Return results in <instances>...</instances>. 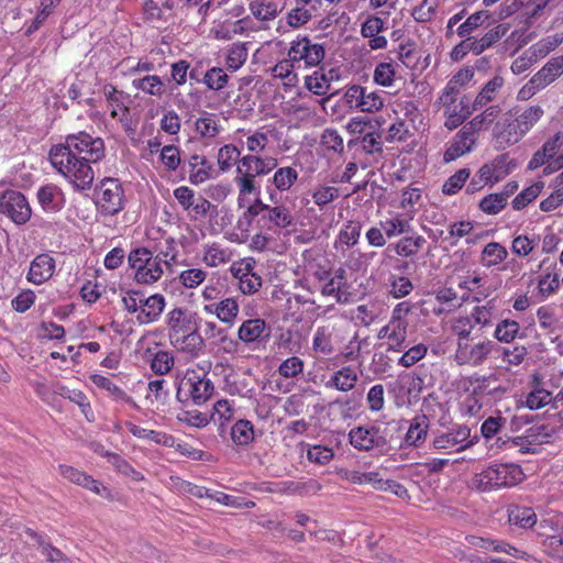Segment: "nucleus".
<instances>
[{
	"label": "nucleus",
	"mask_w": 563,
	"mask_h": 563,
	"mask_svg": "<svg viewBox=\"0 0 563 563\" xmlns=\"http://www.w3.org/2000/svg\"><path fill=\"white\" fill-rule=\"evenodd\" d=\"M104 156L103 139L86 131L66 135L63 143L52 145L48 151L52 167L77 191L91 188L95 179L92 165Z\"/></svg>",
	"instance_id": "f257e3e1"
},
{
	"label": "nucleus",
	"mask_w": 563,
	"mask_h": 563,
	"mask_svg": "<svg viewBox=\"0 0 563 563\" xmlns=\"http://www.w3.org/2000/svg\"><path fill=\"white\" fill-rule=\"evenodd\" d=\"M358 331L345 313L330 317L319 325L313 334L312 350L318 355L329 356L339 351L345 361H356L361 356Z\"/></svg>",
	"instance_id": "f03ea898"
},
{
	"label": "nucleus",
	"mask_w": 563,
	"mask_h": 563,
	"mask_svg": "<svg viewBox=\"0 0 563 563\" xmlns=\"http://www.w3.org/2000/svg\"><path fill=\"white\" fill-rule=\"evenodd\" d=\"M165 325L169 344L190 360L199 357L205 351V340L199 333V317L187 307H174L165 316Z\"/></svg>",
	"instance_id": "7ed1b4c3"
},
{
	"label": "nucleus",
	"mask_w": 563,
	"mask_h": 563,
	"mask_svg": "<svg viewBox=\"0 0 563 563\" xmlns=\"http://www.w3.org/2000/svg\"><path fill=\"white\" fill-rule=\"evenodd\" d=\"M216 386L208 373L200 372L197 368H187L180 377L176 398L184 405L203 406L214 395Z\"/></svg>",
	"instance_id": "20e7f679"
},
{
	"label": "nucleus",
	"mask_w": 563,
	"mask_h": 563,
	"mask_svg": "<svg viewBox=\"0 0 563 563\" xmlns=\"http://www.w3.org/2000/svg\"><path fill=\"white\" fill-rule=\"evenodd\" d=\"M526 475L516 463H495L473 477V485L481 492L510 488L519 485Z\"/></svg>",
	"instance_id": "39448f33"
},
{
	"label": "nucleus",
	"mask_w": 563,
	"mask_h": 563,
	"mask_svg": "<svg viewBox=\"0 0 563 563\" xmlns=\"http://www.w3.org/2000/svg\"><path fill=\"white\" fill-rule=\"evenodd\" d=\"M128 264L133 273V279L139 285L150 286L157 283L164 275L165 266L161 257L145 246H139L128 254Z\"/></svg>",
	"instance_id": "423d86ee"
},
{
	"label": "nucleus",
	"mask_w": 563,
	"mask_h": 563,
	"mask_svg": "<svg viewBox=\"0 0 563 563\" xmlns=\"http://www.w3.org/2000/svg\"><path fill=\"white\" fill-rule=\"evenodd\" d=\"M96 207L102 217H113L125 207V195L118 178H103L96 189Z\"/></svg>",
	"instance_id": "0eeeda50"
},
{
	"label": "nucleus",
	"mask_w": 563,
	"mask_h": 563,
	"mask_svg": "<svg viewBox=\"0 0 563 563\" xmlns=\"http://www.w3.org/2000/svg\"><path fill=\"white\" fill-rule=\"evenodd\" d=\"M498 345L487 338L456 343L454 361L460 366L481 367L486 364Z\"/></svg>",
	"instance_id": "6e6552de"
},
{
	"label": "nucleus",
	"mask_w": 563,
	"mask_h": 563,
	"mask_svg": "<svg viewBox=\"0 0 563 563\" xmlns=\"http://www.w3.org/2000/svg\"><path fill=\"white\" fill-rule=\"evenodd\" d=\"M287 56L292 58L298 69H308L319 67L325 57V49L310 37L298 35L290 42Z\"/></svg>",
	"instance_id": "1a4fd4ad"
},
{
	"label": "nucleus",
	"mask_w": 563,
	"mask_h": 563,
	"mask_svg": "<svg viewBox=\"0 0 563 563\" xmlns=\"http://www.w3.org/2000/svg\"><path fill=\"white\" fill-rule=\"evenodd\" d=\"M516 166L508 153L499 154L478 169L468 187L475 190L478 183L493 186L505 179Z\"/></svg>",
	"instance_id": "9d476101"
},
{
	"label": "nucleus",
	"mask_w": 563,
	"mask_h": 563,
	"mask_svg": "<svg viewBox=\"0 0 563 563\" xmlns=\"http://www.w3.org/2000/svg\"><path fill=\"white\" fill-rule=\"evenodd\" d=\"M473 445L471 429L465 424L455 426L434 435L431 446L445 454L460 453Z\"/></svg>",
	"instance_id": "9b49d317"
},
{
	"label": "nucleus",
	"mask_w": 563,
	"mask_h": 563,
	"mask_svg": "<svg viewBox=\"0 0 563 563\" xmlns=\"http://www.w3.org/2000/svg\"><path fill=\"white\" fill-rule=\"evenodd\" d=\"M0 213L7 216L16 225H22L31 219L32 209L22 192L9 189L0 196Z\"/></svg>",
	"instance_id": "f8f14e48"
},
{
	"label": "nucleus",
	"mask_w": 563,
	"mask_h": 563,
	"mask_svg": "<svg viewBox=\"0 0 563 563\" xmlns=\"http://www.w3.org/2000/svg\"><path fill=\"white\" fill-rule=\"evenodd\" d=\"M510 30V24L499 23L489 29L482 36H468L455 46L453 53L462 51L463 53H472L474 55H481L488 48L497 44Z\"/></svg>",
	"instance_id": "ddd939ff"
},
{
	"label": "nucleus",
	"mask_w": 563,
	"mask_h": 563,
	"mask_svg": "<svg viewBox=\"0 0 563 563\" xmlns=\"http://www.w3.org/2000/svg\"><path fill=\"white\" fill-rule=\"evenodd\" d=\"M255 264L253 257H244L232 262L230 266V273L239 280V289L243 295H254L262 287V277L255 272Z\"/></svg>",
	"instance_id": "4468645a"
},
{
	"label": "nucleus",
	"mask_w": 563,
	"mask_h": 563,
	"mask_svg": "<svg viewBox=\"0 0 563 563\" xmlns=\"http://www.w3.org/2000/svg\"><path fill=\"white\" fill-rule=\"evenodd\" d=\"M299 179V172L292 166L276 167L272 177L267 179L266 190L273 203L279 202V195L290 192Z\"/></svg>",
	"instance_id": "2eb2a0df"
},
{
	"label": "nucleus",
	"mask_w": 563,
	"mask_h": 563,
	"mask_svg": "<svg viewBox=\"0 0 563 563\" xmlns=\"http://www.w3.org/2000/svg\"><path fill=\"white\" fill-rule=\"evenodd\" d=\"M58 471L68 482L81 486L96 495L112 499L111 490L86 472L67 464H59Z\"/></svg>",
	"instance_id": "dca6fc26"
},
{
	"label": "nucleus",
	"mask_w": 563,
	"mask_h": 563,
	"mask_svg": "<svg viewBox=\"0 0 563 563\" xmlns=\"http://www.w3.org/2000/svg\"><path fill=\"white\" fill-rule=\"evenodd\" d=\"M233 181L238 189V203L240 207L251 203L253 200L257 202L261 195V186L253 173H250L239 164Z\"/></svg>",
	"instance_id": "f3484780"
},
{
	"label": "nucleus",
	"mask_w": 563,
	"mask_h": 563,
	"mask_svg": "<svg viewBox=\"0 0 563 563\" xmlns=\"http://www.w3.org/2000/svg\"><path fill=\"white\" fill-rule=\"evenodd\" d=\"M408 325L389 320L378 330L377 338L384 342L387 351L400 353L407 347Z\"/></svg>",
	"instance_id": "a211bd4d"
},
{
	"label": "nucleus",
	"mask_w": 563,
	"mask_h": 563,
	"mask_svg": "<svg viewBox=\"0 0 563 563\" xmlns=\"http://www.w3.org/2000/svg\"><path fill=\"white\" fill-rule=\"evenodd\" d=\"M477 140L478 136L464 124L449 143L443 155L444 162H453L470 153L474 148Z\"/></svg>",
	"instance_id": "6ab92c4d"
},
{
	"label": "nucleus",
	"mask_w": 563,
	"mask_h": 563,
	"mask_svg": "<svg viewBox=\"0 0 563 563\" xmlns=\"http://www.w3.org/2000/svg\"><path fill=\"white\" fill-rule=\"evenodd\" d=\"M103 95L107 101V108L110 111L111 119L125 125L129 122L130 108L126 106L125 100L128 95L117 89L115 86L107 84L103 86Z\"/></svg>",
	"instance_id": "aec40b11"
},
{
	"label": "nucleus",
	"mask_w": 563,
	"mask_h": 563,
	"mask_svg": "<svg viewBox=\"0 0 563 563\" xmlns=\"http://www.w3.org/2000/svg\"><path fill=\"white\" fill-rule=\"evenodd\" d=\"M350 443L358 451H369L385 444L380 429L375 426L355 427L349 432Z\"/></svg>",
	"instance_id": "412c9836"
},
{
	"label": "nucleus",
	"mask_w": 563,
	"mask_h": 563,
	"mask_svg": "<svg viewBox=\"0 0 563 563\" xmlns=\"http://www.w3.org/2000/svg\"><path fill=\"white\" fill-rule=\"evenodd\" d=\"M497 382L498 377L494 373L488 375L474 374L468 377L472 394L477 397L489 396L493 399L501 398L507 393L508 388L500 384H496Z\"/></svg>",
	"instance_id": "4be33fe9"
},
{
	"label": "nucleus",
	"mask_w": 563,
	"mask_h": 563,
	"mask_svg": "<svg viewBox=\"0 0 563 563\" xmlns=\"http://www.w3.org/2000/svg\"><path fill=\"white\" fill-rule=\"evenodd\" d=\"M269 336V328L262 318L244 320L238 329V339L246 346L257 345Z\"/></svg>",
	"instance_id": "5701e85b"
},
{
	"label": "nucleus",
	"mask_w": 563,
	"mask_h": 563,
	"mask_svg": "<svg viewBox=\"0 0 563 563\" xmlns=\"http://www.w3.org/2000/svg\"><path fill=\"white\" fill-rule=\"evenodd\" d=\"M320 294L324 297H332L340 305L350 301L351 292L347 291L346 271L343 267L336 268L331 276L323 280Z\"/></svg>",
	"instance_id": "b1692460"
},
{
	"label": "nucleus",
	"mask_w": 563,
	"mask_h": 563,
	"mask_svg": "<svg viewBox=\"0 0 563 563\" xmlns=\"http://www.w3.org/2000/svg\"><path fill=\"white\" fill-rule=\"evenodd\" d=\"M56 269V261L48 253L36 255L26 273V280L33 285L40 286L48 282Z\"/></svg>",
	"instance_id": "393cba45"
},
{
	"label": "nucleus",
	"mask_w": 563,
	"mask_h": 563,
	"mask_svg": "<svg viewBox=\"0 0 563 563\" xmlns=\"http://www.w3.org/2000/svg\"><path fill=\"white\" fill-rule=\"evenodd\" d=\"M184 170L188 174V180L192 185H201L212 178L213 166L205 155L192 154L183 165Z\"/></svg>",
	"instance_id": "a878e982"
},
{
	"label": "nucleus",
	"mask_w": 563,
	"mask_h": 563,
	"mask_svg": "<svg viewBox=\"0 0 563 563\" xmlns=\"http://www.w3.org/2000/svg\"><path fill=\"white\" fill-rule=\"evenodd\" d=\"M114 377V375L93 373L89 379L97 388L106 391L113 401L136 407L133 397L113 380Z\"/></svg>",
	"instance_id": "bb28decb"
},
{
	"label": "nucleus",
	"mask_w": 563,
	"mask_h": 563,
	"mask_svg": "<svg viewBox=\"0 0 563 563\" xmlns=\"http://www.w3.org/2000/svg\"><path fill=\"white\" fill-rule=\"evenodd\" d=\"M234 252L231 247L220 242L213 241L202 245L201 261L210 268L227 265L233 261Z\"/></svg>",
	"instance_id": "cd10ccee"
},
{
	"label": "nucleus",
	"mask_w": 563,
	"mask_h": 563,
	"mask_svg": "<svg viewBox=\"0 0 563 563\" xmlns=\"http://www.w3.org/2000/svg\"><path fill=\"white\" fill-rule=\"evenodd\" d=\"M202 310L207 314L216 316L222 323L232 327L239 316L240 306L234 297H227L218 302L205 303Z\"/></svg>",
	"instance_id": "c85d7f7f"
},
{
	"label": "nucleus",
	"mask_w": 563,
	"mask_h": 563,
	"mask_svg": "<svg viewBox=\"0 0 563 563\" xmlns=\"http://www.w3.org/2000/svg\"><path fill=\"white\" fill-rule=\"evenodd\" d=\"M166 307V299L162 294H153L143 297L140 311L136 316L139 324H151L157 322Z\"/></svg>",
	"instance_id": "c756f323"
},
{
	"label": "nucleus",
	"mask_w": 563,
	"mask_h": 563,
	"mask_svg": "<svg viewBox=\"0 0 563 563\" xmlns=\"http://www.w3.org/2000/svg\"><path fill=\"white\" fill-rule=\"evenodd\" d=\"M260 211L263 212L262 219L267 221L271 227L277 229H287L294 224V217L288 207L284 205L269 206L257 199Z\"/></svg>",
	"instance_id": "7c9ffc66"
},
{
	"label": "nucleus",
	"mask_w": 563,
	"mask_h": 563,
	"mask_svg": "<svg viewBox=\"0 0 563 563\" xmlns=\"http://www.w3.org/2000/svg\"><path fill=\"white\" fill-rule=\"evenodd\" d=\"M474 111L470 99L462 97L459 103L443 109L444 126L450 131L459 128Z\"/></svg>",
	"instance_id": "2f4dec72"
},
{
	"label": "nucleus",
	"mask_w": 563,
	"mask_h": 563,
	"mask_svg": "<svg viewBox=\"0 0 563 563\" xmlns=\"http://www.w3.org/2000/svg\"><path fill=\"white\" fill-rule=\"evenodd\" d=\"M384 30V21L376 15H369L361 25V34L368 38L371 49H383L387 46V38L379 33Z\"/></svg>",
	"instance_id": "473e14b6"
},
{
	"label": "nucleus",
	"mask_w": 563,
	"mask_h": 563,
	"mask_svg": "<svg viewBox=\"0 0 563 563\" xmlns=\"http://www.w3.org/2000/svg\"><path fill=\"white\" fill-rule=\"evenodd\" d=\"M36 198L46 212H57L64 207V192L55 184H46L37 189Z\"/></svg>",
	"instance_id": "72a5a7b5"
},
{
	"label": "nucleus",
	"mask_w": 563,
	"mask_h": 563,
	"mask_svg": "<svg viewBox=\"0 0 563 563\" xmlns=\"http://www.w3.org/2000/svg\"><path fill=\"white\" fill-rule=\"evenodd\" d=\"M239 164L258 177L266 176L275 170L278 166V159L273 156H263V154L243 155Z\"/></svg>",
	"instance_id": "f704fd0d"
},
{
	"label": "nucleus",
	"mask_w": 563,
	"mask_h": 563,
	"mask_svg": "<svg viewBox=\"0 0 563 563\" xmlns=\"http://www.w3.org/2000/svg\"><path fill=\"white\" fill-rule=\"evenodd\" d=\"M412 214L393 212L389 218L379 221V225L387 239H394L411 231Z\"/></svg>",
	"instance_id": "c9c22d12"
},
{
	"label": "nucleus",
	"mask_w": 563,
	"mask_h": 563,
	"mask_svg": "<svg viewBox=\"0 0 563 563\" xmlns=\"http://www.w3.org/2000/svg\"><path fill=\"white\" fill-rule=\"evenodd\" d=\"M274 130L268 126H261L256 130H249L245 133L246 155L264 154L271 144V136Z\"/></svg>",
	"instance_id": "e433bc0d"
},
{
	"label": "nucleus",
	"mask_w": 563,
	"mask_h": 563,
	"mask_svg": "<svg viewBox=\"0 0 563 563\" xmlns=\"http://www.w3.org/2000/svg\"><path fill=\"white\" fill-rule=\"evenodd\" d=\"M399 65L391 57H385L384 60L376 64L373 73V80L382 87H391L400 78L398 71Z\"/></svg>",
	"instance_id": "4c0bfd02"
},
{
	"label": "nucleus",
	"mask_w": 563,
	"mask_h": 563,
	"mask_svg": "<svg viewBox=\"0 0 563 563\" xmlns=\"http://www.w3.org/2000/svg\"><path fill=\"white\" fill-rule=\"evenodd\" d=\"M426 244V238L415 232L411 235L400 238L397 242L391 243L389 247L400 257L412 258L420 253Z\"/></svg>",
	"instance_id": "58836bf2"
},
{
	"label": "nucleus",
	"mask_w": 563,
	"mask_h": 563,
	"mask_svg": "<svg viewBox=\"0 0 563 563\" xmlns=\"http://www.w3.org/2000/svg\"><path fill=\"white\" fill-rule=\"evenodd\" d=\"M222 131L218 114L202 111L195 121V132L206 141L214 140Z\"/></svg>",
	"instance_id": "ea45409f"
},
{
	"label": "nucleus",
	"mask_w": 563,
	"mask_h": 563,
	"mask_svg": "<svg viewBox=\"0 0 563 563\" xmlns=\"http://www.w3.org/2000/svg\"><path fill=\"white\" fill-rule=\"evenodd\" d=\"M523 136V133L517 129L514 121L503 124L498 123L494 130V139L498 150H506L507 147H510L522 140Z\"/></svg>",
	"instance_id": "a19ab883"
},
{
	"label": "nucleus",
	"mask_w": 563,
	"mask_h": 563,
	"mask_svg": "<svg viewBox=\"0 0 563 563\" xmlns=\"http://www.w3.org/2000/svg\"><path fill=\"white\" fill-rule=\"evenodd\" d=\"M493 336L499 343L510 344L516 339L525 338V334L517 320L504 318L496 323Z\"/></svg>",
	"instance_id": "79ce46f5"
},
{
	"label": "nucleus",
	"mask_w": 563,
	"mask_h": 563,
	"mask_svg": "<svg viewBox=\"0 0 563 563\" xmlns=\"http://www.w3.org/2000/svg\"><path fill=\"white\" fill-rule=\"evenodd\" d=\"M358 380V375L352 366H343L333 373L325 386L328 388H334L339 391H350L354 389Z\"/></svg>",
	"instance_id": "37998d69"
},
{
	"label": "nucleus",
	"mask_w": 563,
	"mask_h": 563,
	"mask_svg": "<svg viewBox=\"0 0 563 563\" xmlns=\"http://www.w3.org/2000/svg\"><path fill=\"white\" fill-rule=\"evenodd\" d=\"M563 75V55L550 58L533 77L544 89Z\"/></svg>",
	"instance_id": "c03bdc74"
},
{
	"label": "nucleus",
	"mask_w": 563,
	"mask_h": 563,
	"mask_svg": "<svg viewBox=\"0 0 563 563\" xmlns=\"http://www.w3.org/2000/svg\"><path fill=\"white\" fill-rule=\"evenodd\" d=\"M249 7L252 15L261 22H271L283 11L277 0H253Z\"/></svg>",
	"instance_id": "a18cd8bd"
},
{
	"label": "nucleus",
	"mask_w": 563,
	"mask_h": 563,
	"mask_svg": "<svg viewBox=\"0 0 563 563\" xmlns=\"http://www.w3.org/2000/svg\"><path fill=\"white\" fill-rule=\"evenodd\" d=\"M297 69L298 67L292 62V58L287 56L272 67L271 75L276 79L283 80L284 86L291 88L296 87L299 82Z\"/></svg>",
	"instance_id": "49530a36"
},
{
	"label": "nucleus",
	"mask_w": 563,
	"mask_h": 563,
	"mask_svg": "<svg viewBox=\"0 0 563 563\" xmlns=\"http://www.w3.org/2000/svg\"><path fill=\"white\" fill-rule=\"evenodd\" d=\"M429 431V419L426 415L416 416L411 419L405 441L410 446H420L427 439Z\"/></svg>",
	"instance_id": "de8ad7c7"
},
{
	"label": "nucleus",
	"mask_w": 563,
	"mask_h": 563,
	"mask_svg": "<svg viewBox=\"0 0 563 563\" xmlns=\"http://www.w3.org/2000/svg\"><path fill=\"white\" fill-rule=\"evenodd\" d=\"M133 88L145 95L162 99L166 95V85L158 75H145L133 79Z\"/></svg>",
	"instance_id": "09e8293b"
},
{
	"label": "nucleus",
	"mask_w": 563,
	"mask_h": 563,
	"mask_svg": "<svg viewBox=\"0 0 563 563\" xmlns=\"http://www.w3.org/2000/svg\"><path fill=\"white\" fill-rule=\"evenodd\" d=\"M508 521L519 529H531L537 523V515L531 507L511 505L508 508Z\"/></svg>",
	"instance_id": "8fccbe9b"
},
{
	"label": "nucleus",
	"mask_w": 563,
	"mask_h": 563,
	"mask_svg": "<svg viewBox=\"0 0 563 563\" xmlns=\"http://www.w3.org/2000/svg\"><path fill=\"white\" fill-rule=\"evenodd\" d=\"M504 84L505 80L500 76H495L488 80L472 102L473 109L477 111L494 101Z\"/></svg>",
	"instance_id": "3c124183"
},
{
	"label": "nucleus",
	"mask_w": 563,
	"mask_h": 563,
	"mask_svg": "<svg viewBox=\"0 0 563 563\" xmlns=\"http://www.w3.org/2000/svg\"><path fill=\"white\" fill-rule=\"evenodd\" d=\"M496 351H500V358L506 371L520 366L529 354L528 347L522 344L498 346Z\"/></svg>",
	"instance_id": "603ef678"
},
{
	"label": "nucleus",
	"mask_w": 563,
	"mask_h": 563,
	"mask_svg": "<svg viewBox=\"0 0 563 563\" xmlns=\"http://www.w3.org/2000/svg\"><path fill=\"white\" fill-rule=\"evenodd\" d=\"M339 197L340 189L335 186L319 184L311 189L312 201L320 211H325Z\"/></svg>",
	"instance_id": "864d4df0"
},
{
	"label": "nucleus",
	"mask_w": 563,
	"mask_h": 563,
	"mask_svg": "<svg viewBox=\"0 0 563 563\" xmlns=\"http://www.w3.org/2000/svg\"><path fill=\"white\" fill-rule=\"evenodd\" d=\"M249 49L246 43L236 42L231 44L225 54V68L234 73L239 70L247 60Z\"/></svg>",
	"instance_id": "5fc2aeb1"
},
{
	"label": "nucleus",
	"mask_w": 563,
	"mask_h": 563,
	"mask_svg": "<svg viewBox=\"0 0 563 563\" xmlns=\"http://www.w3.org/2000/svg\"><path fill=\"white\" fill-rule=\"evenodd\" d=\"M422 199V189L410 184L400 190V200L398 207L402 209V213L412 214V219L416 216V206L420 203Z\"/></svg>",
	"instance_id": "6e6d98bb"
},
{
	"label": "nucleus",
	"mask_w": 563,
	"mask_h": 563,
	"mask_svg": "<svg viewBox=\"0 0 563 563\" xmlns=\"http://www.w3.org/2000/svg\"><path fill=\"white\" fill-rule=\"evenodd\" d=\"M384 97L383 93L375 90H368L366 87H362L360 89V100L358 106L360 111L364 113H375L383 109L384 107Z\"/></svg>",
	"instance_id": "4d7b16f0"
},
{
	"label": "nucleus",
	"mask_w": 563,
	"mask_h": 563,
	"mask_svg": "<svg viewBox=\"0 0 563 563\" xmlns=\"http://www.w3.org/2000/svg\"><path fill=\"white\" fill-rule=\"evenodd\" d=\"M563 43V32L555 33L551 35H547L540 38L538 42L532 44L529 49L530 53L538 60L548 56L551 52H553L556 47H559Z\"/></svg>",
	"instance_id": "13d9d810"
},
{
	"label": "nucleus",
	"mask_w": 563,
	"mask_h": 563,
	"mask_svg": "<svg viewBox=\"0 0 563 563\" xmlns=\"http://www.w3.org/2000/svg\"><path fill=\"white\" fill-rule=\"evenodd\" d=\"M544 110L540 106H530L518 114L512 121L516 123L517 129L526 135L537 122L541 120Z\"/></svg>",
	"instance_id": "bf43d9fd"
},
{
	"label": "nucleus",
	"mask_w": 563,
	"mask_h": 563,
	"mask_svg": "<svg viewBox=\"0 0 563 563\" xmlns=\"http://www.w3.org/2000/svg\"><path fill=\"white\" fill-rule=\"evenodd\" d=\"M60 2L62 0H40L37 12L27 25L25 34L31 35L37 31L46 22L48 16L55 12V9Z\"/></svg>",
	"instance_id": "052dcab7"
},
{
	"label": "nucleus",
	"mask_w": 563,
	"mask_h": 563,
	"mask_svg": "<svg viewBox=\"0 0 563 563\" xmlns=\"http://www.w3.org/2000/svg\"><path fill=\"white\" fill-rule=\"evenodd\" d=\"M499 112V106L486 107L482 113L475 115L465 125L478 136L482 130H486L493 124Z\"/></svg>",
	"instance_id": "680f3d73"
},
{
	"label": "nucleus",
	"mask_w": 563,
	"mask_h": 563,
	"mask_svg": "<svg viewBox=\"0 0 563 563\" xmlns=\"http://www.w3.org/2000/svg\"><path fill=\"white\" fill-rule=\"evenodd\" d=\"M362 231V224L358 221H346L339 231L335 241V247L338 245H345L346 247H353L358 243Z\"/></svg>",
	"instance_id": "e2e57ef3"
},
{
	"label": "nucleus",
	"mask_w": 563,
	"mask_h": 563,
	"mask_svg": "<svg viewBox=\"0 0 563 563\" xmlns=\"http://www.w3.org/2000/svg\"><path fill=\"white\" fill-rule=\"evenodd\" d=\"M508 256L507 249L498 242H490L482 251V264L485 267H494L501 264Z\"/></svg>",
	"instance_id": "0e129e2a"
},
{
	"label": "nucleus",
	"mask_w": 563,
	"mask_h": 563,
	"mask_svg": "<svg viewBox=\"0 0 563 563\" xmlns=\"http://www.w3.org/2000/svg\"><path fill=\"white\" fill-rule=\"evenodd\" d=\"M305 87L317 96H324L331 88L330 79L323 68L318 67L311 75L305 77Z\"/></svg>",
	"instance_id": "69168bd1"
},
{
	"label": "nucleus",
	"mask_w": 563,
	"mask_h": 563,
	"mask_svg": "<svg viewBox=\"0 0 563 563\" xmlns=\"http://www.w3.org/2000/svg\"><path fill=\"white\" fill-rule=\"evenodd\" d=\"M241 152L234 144H225L218 151L217 163L219 169L223 173L229 172L233 166L239 165Z\"/></svg>",
	"instance_id": "338daca9"
},
{
	"label": "nucleus",
	"mask_w": 563,
	"mask_h": 563,
	"mask_svg": "<svg viewBox=\"0 0 563 563\" xmlns=\"http://www.w3.org/2000/svg\"><path fill=\"white\" fill-rule=\"evenodd\" d=\"M231 439L236 445H249L254 440L253 423L246 419L238 420L231 428Z\"/></svg>",
	"instance_id": "774afa93"
}]
</instances>
